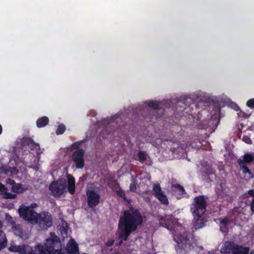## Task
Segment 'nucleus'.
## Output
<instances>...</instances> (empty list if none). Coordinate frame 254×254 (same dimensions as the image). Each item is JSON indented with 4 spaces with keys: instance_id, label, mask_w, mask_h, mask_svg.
Masks as SVG:
<instances>
[{
    "instance_id": "f257e3e1",
    "label": "nucleus",
    "mask_w": 254,
    "mask_h": 254,
    "mask_svg": "<svg viewBox=\"0 0 254 254\" xmlns=\"http://www.w3.org/2000/svg\"><path fill=\"white\" fill-rule=\"evenodd\" d=\"M143 221L142 216L139 210L132 205L129 206L128 209L125 210L119 218L118 228L120 229L119 239L120 241L116 243L115 246L122 245L123 241H127L130 234L135 231L138 226L142 225Z\"/></svg>"
},
{
    "instance_id": "f03ea898",
    "label": "nucleus",
    "mask_w": 254,
    "mask_h": 254,
    "mask_svg": "<svg viewBox=\"0 0 254 254\" xmlns=\"http://www.w3.org/2000/svg\"><path fill=\"white\" fill-rule=\"evenodd\" d=\"M50 236L45 243V254H79L78 245L74 239H71L63 249L59 237L53 232L50 233Z\"/></svg>"
},
{
    "instance_id": "7ed1b4c3",
    "label": "nucleus",
    "mask_w": 254,
    "mask_h": 254,
    "mask_svg": "<svg viewBox=\"0 0 254 254\" xmlns=\"http://www.w3.org/2000/svg\"><path fill=\"white\" fill-rule=\"evenodd\" d=\"M193 234L184 231L182 234H174V240L177 243L175 249L179 254H186L191 249Z\"/></svg>"
},
{
    "instance_id": "20e7f679",
    "label": "nucleus",
    "mask_w": 254,
    "mask_h": 254,
    "mask_svg": "<svg viewBox=\"0 0 254 254\" xmlns=\"http://www.w3.org/2000/svg\"><path fill=\"white\" fill-rule=\"evenodd\" d=\"M208 198V196L204 195H199L194 197L190 206L193 217H203L206 210Z\"/></svg>"
},
{
    "instance_id": "39448f33",
    "label": "nucleus",
    "mask_w": 254,
    "mask_h": 254,
    "mask_svg": "<svg viewBox=\"0 0 254 254\" xmlns=\"http://www.w3.org/2000/svg\"><path fill=\"white\" fill-rule=\"evenodd\" d=\"M36 222L33 224H37L38 227L41 230H47L53 225V219L52 215L47 211H43L38 213Z\"/></svg>"
},
{
    "instance_id": "423d86ee",
    "label": "nucleus",
    "mask_w": 254,
    "mask_h": 254,
    "mask_svg": "<svg viewBox=\"0 0 254 254\" xmlns=\"http://www.w3.org/2000/svg\"><path fill=\"white\" fill-rule=\"evenodd\" d=\"M19 216L24 220L30 222L33 224L34 222H36L38 213L36 212L32 208L29 206H26L21 204L18 209Z\"/></svg>"
},
{
    "instance_id": "0eeeda50",
    "label": "nucleus",
    "mask_w": 254,
    "mask_h": 254,
    "mask_svg": "<svg viewBox=\"0 0 254 254\" xmlns=\"http://www.w3.org/2000/svg\"><path fill=\"white\" fill-rule=\"evenodd\" d=\"M66 181L65 180L53 182L50 185L49 189L55 197H60L66 191Z\"/></svg>"
},
{
    "instance_id": "6e6552de",
    "label": "nucleus",
    "mask_w": 254,
    "mask_h": 254,
    "mask_svg": "<svg viewBox=\"0 0 254 254\" xmlns=\"http://www.w3.org/2000/svg\"><path fill=\"white\" fill-rule=\"evenodd\" d=\"M84 153L83 149H78L72 154V159L78 169H82L84 166Z\"/></svg>"
},
{
    "instance_id": "1a4fd4ad",
    "label": "nucleus",
    "mask_w": 254,
    "mask_h": 254,
    "mask_svg": "<svg viewBox=\"0 0 254 254\" xmlns=\"http://www.w3.org/2000/svg\"><path fill=\"white\" fill-rule=\"evenodd\" d=\"M87 197V204L91 208L96 206L100 202V195L93 190H86Z\"/></svg>"
},
{
    "instance_id": "9d476101",
    "label": "nucleus",
    "mask_w": 254,
    "mask_h": 254,
    "mask_svg": "<svg viewBox=\"0 0 254 254\" xmlns=\"http://www.w3.org/2000/svg\"><path fill=\"white\" fill-rule=\"evenodd\" d=\"M193 104V100L189 96L181 97L177 100L175 105L176 110L178 112H182Z\"/></svg>"
},
{
    "instance_id": "9b49d317",
    "label": "nucleus",
    "mask_w": 254,
    "mask_h": 254,
    "mask_svg": "<svg viewBox=\"0 0 254 254\" xmlns=\"http://www.w3.org/2000/svg\"><path fill=\"white\" fill-rule=\"evenodd\" d=\"M153 194L161 202V203L168 205L169 201L167 196L161 190L160 186L158 184H154L153 188Z\"/></svg>"
},
{
    "instance_id": "f8f14e48",
    "label": "nucleus",
    "mask_w": 254,
    "mask_h": 254,
    "mask_svg": "<svg viewBox=\"0 0 254 254\" xmlns=\"http://www.w3.org/2000/svg\"><path fill=\"white\" fill-rule=\"evenodd\" d=\"M22 146H28L31 150L36 149L37 150V155L42 153L41 151L40 145L38 143H35L30 137H23L21 140Z\"/></svg>"
},
{
    "instance_id": "ddd939ff",
    "label": "nucleus",
    "mask_w": 254,
    "mask_h": 254,
    "mask_svg": "<svg viewBox=\"0 0 254 254\" xmlns=\"http://www.w3.org/2000/svg\"><path fill=\"white\" fill-rule=\"evenodd\" d=\"M67 190L71 194L75 193V180L74 177L70 174L67 175Z\"/></svg>"
},
{
    "instance_id": "4468645a",
    "label": "nucleus",
    "mask_w": 254,
    "mask_h": 254,
    "mask_svg": "<svg viewBox=\"0 0 254 254\" xmlns=\"http://www.w3.org/2000/svg\"><path fill=\"white\" fill-rule=\"evenodd\" d=\"M172 190L173 193L177 192L176 197L178 199H181L182 196L186 193L184 187L179 184L172 185Z\"/></svg>"
},
{
    "instance_id": "2eb2a0df",
    "label": "nucleus",
    "mask_w": 254,
    "mask_h": 254,
    "mask_svg": "<svg viewBox=\"0 0 254 254\" xmlns=\"http://www.w3.org/2000/svg\"><path fill=\"white\" fill-rule=\"evenodd\" d=\"M254 161V152L246 153L243 156V159H239L238 163L241 164H250Z\"/></svg>"
},
{
    "instance_id": "dca6fc26",
    "label": "nucleus",
    "mask_w": 254,
    "mask_h": 254,
    "mask_svg": "<svg viewBox=\"0 0 254 254\" xmlns=\"http://www.w3.org/2000/svg\"><path fill=\"white\" fill-rule=\"evenodd\" d=\"M165 142H166L167 148L173 154H176L180 143L178 141H172L168 140H166Z\"/></svg>"
},
{
    "instance_id": "f3484780",
    "label": "nucleus",
    "mask_w": 254,
    "mask_h": 254,
    "mask_svg": "<svg viewBox=\"0 0 254 254\" xmlns=\"http://www.w3.org/2000/svg\"><path fill=\"white\" fill-rule=\"evenodd\" d=\"M49 122V118L46 116H43L37 120L36 125L38 127L41 128L46 127Z\"/></svg>"
},
{
    "instance_id": "a211bd4d",
    "label": "nucleus",
    "mask_w": 254,
    "mask_h": 254,
    "mask_svg": "<svg viewBox=\"0 0 254 254\" xmlns=\"http://www.w3.org/2000/svg\"><path fill=\"white\" fill-rule=\"evenodd\" d=\"M194 219L195 220L193 222V226L195 229L197 230L202 228L204 226L205 223L202 217L199 218H198L197 217H194Z\"/></svg>"
},
{
    "instance_id": "6ab92c4d",
    "label": "nucleus",
    "mask_w": 254,
    "mask_h": 254,
    "mask_svg": "<svg viewBox=\"0 0 254 254\" xmlns=\"http://www.w3.org/2000/svg\"><path fill=\"white\" fill-rule=\"evenodd\" d=\"M233 254H249L250 251L249 247H243L240 245H236Z\"/></svg>"
},
{
    "instance_id": "aec40b11",
    "label": "nucleus",
    "mask_w": 254,
    "mask_h": 254,
    "mask_svg": "<svg viewBox=\"0 0 254 254\" xmlns=\"http://www.w3.org/2000/svg\"><path fill=\"white\" fill-rule=\"evenodd\" d=\"M188 148L187 143H180L176 154H178L181 156H184L187 154V148Z\"/></svg>"
},
{
    "instance_id": "412c9836",
    "label": "nucleus",
    "mask_w": 254,
    "mask_h": 254,
    "mask_svg": "<svg viewBox=\"0 0 254 254\" xmlns=\"http://www.w3.org/2000/svg\"><path fill=\"white\" fill-rule=\"evenodd\" d=\"M7 241L5 233L0 230V251L5 248L7 246Z\"/></svg>"
},
{
    "instance_id": "4be33fe9",
    "label": "nucleus",
    "mask_w": 254,
    "mask_h": 254,
    "mask_svg": "<svg viewBox=\"0 0 254 254\" xmlns=\"http://www.w3.org/2000/svg\"><path fill=\"white\" fill-rule=\"evenodd\" d=\"M159 223L161 225L165 228L169 229L172 222L171 220L168 218L166 216L161 217L159 219Z\"/></svg>"
},
{
    "instance_id": "5701e85b",
    "label": "nucleus",
    "mask_w": 254,
    "mask_h": 254,
    "mask_svg": "<svg viewBox=\"0 0 254 254\" xmlns=\"http://www.w3.org/2000/svg\"><path fill=\"white\" fill-rule=\"evenodd\" d=\"M241 169L242 170V172L244 174H248L249 175L250 178L252 179L254 178V175L251 172L250 170L248 168V167L246 165V164H241V163H238Z\"/></svg>"
},
{
    "instance_id": "b1692460",
    "label": "nucleus",
    "mask_w": 254,
    "mask_h": 254,
    "mask_svg": "<svg viewBox=\"0 0 254 254\" xmlns=\"http://www.w3.org/2000/svg\"><path fill=\"white\" fill-rule=\"evenodd\" d=\"M12 230L16 235L20 237H23V231L22 226L20 225L17 224L15 225L14 226H13Z\"/></svg>"
},
{
    "instance_id": "393cba45",
    "label": "nucleus",
    "mask_w": 254,
    "mask_h": 254,
    "mask_svg": "<svg viewBox=\"0 0 254 254\" xmlns=\"http://www.w3.org/2000/svg\"><path fill=\"white\" fill-rule=\"evenodd\" d=\"M115 192H116L118 197L123 198L125 201L127 202L128 203L130 202V200L127 199L125 191L123 190L121 187L115 191Z\"/></svg>"
},
{
    "instance_id": "a878e982",
    "label": "nucleus",
    "mask_w": 254,
    "mask_h": 254,
    "mask_svg": "<svg viewBox=\"0 0 254 254\" xmlns=\"http://www.w3.org/2000/svg\"><path fill=\"white\" fill-rule=\"evenodd\" d=\"M108 186L114 191L120 188V185L118 183L117 181L115 180H111L109 181L108 182Z\"/></svg>"
},
{
    "instance_id": "bb28decb",
    "label": "nucleus",
    "mask_w": 254,
    "mask_h": 254,
    "mask_svg": "<svg viewBox=\"0 0 254 254\" xmlns=\"http://www.w3.org/2000/svg\"><path fill=\"white\" fill-rule=\"evenodd\" d=\"M146 105L150 108L153 109H160V104L157 101H148L146 102Z\"/></svg>"
},
{
    "instance_id": "cd10ccee",
    "label": "nucleus",
    "mask_w": 254,
    "mask_h": 254,
    "mask_svg": "<svg viewBox=\"0 0 254 254\" xmlns=\"http://www.w3.org/2000/svg\"><path fill=\"white\" fill-rule=\"evenodd\" d=\"M147 159V154L145 151H139L138 153V160L141 163H144Z\"/></svg>"
},
{
    "instance_id": "c85d7f7f",
    "label": "nucleus",
    "mask_w": 254,
    "mask_h": 254,
    "mask_svg": "<svg viewBox=\"0 0 254 254\" xmlns=\"http://www.w3.org/2000/svg\"><path fill=\"white\" fill-rule=\"evenodd\" d=\"M204 172L207 176L214 174V169L209 164L205 165Z\"/></svg>"
},
{
    "instance_id": "c756f323",
    "label": "nucleus",
    "mask_w": 254,
    "mask_h": 254,
    "mask_svg": "<svg viewBox=\"0 0 254 254\" xmlns=\"http://www.w3.org/2000/svg\"><path fill=\"white\" fill-rule=\"evenodd\" d=\"M12 191L16 193H20L22 191V185L20 184H15L11 187Z\"/></svg>"
},
{
    "instance_id": "7c9ffc66",
    "label": "nucleus",
    "mask_w": 254,
    "mask_h": 254,
    "mask_svg": "<svg viewBox=\"0 0 254 254\" xmlns=\"http://www.w3.org/2000/svg\"><path fill=\"white\" fill-rule=\"evenodd\" d=\"M236 245L233 242H226L225 243V248H227V250L231 249L232 250V252L234 253L235 251V249L236 248Z\"/></svg>"
},
{
    "instance_id": "2f4dec72",
    "label": "nucleus",
    "mask_w": 254,
    "mask_h": 254,
    "mask_svg": "<svg viewBox=\"0 0 254 254\" xmlns=\"http://www.w3.org/2000/svg\"><path fill=\"white\" fill-rule=\"evenodd\" d=\"M119 119V115H116L112 118L110 119H106L104 120V122L107 125H110L111 124L114 123L115 122V120Z\"/></svg>"
},
{
    "instance_id": "473e14b6",
    "label": "nucleus",
    "mask_w": 254,
    "mask_h": 254,
    "mask_svg": "<svg viewBox=\"0 0 254 254\" xmlns=\"http://www.w3.org/2000/svg\"><path fill=\"white\" fill-rule=\"evenodd\" d=\"M2 193L4 195V198L6 199H14L16 197V195L15 194L8 192L6 191H5Z\"/></svg>"
},
{
    "instance_id": "72a5a7b5",
    "label": "nucleus",
    "mask_w": 254,
    "mask_h": 254,
    "mask_svg": "<svg viewBox=\"0 0 254 254\" xmlns=\"http://www.w3.org/2000/svg\"><path fill=\"white\" fill-rule=\"evenodd\" d=\"M65 130V127L63 125H60L56 130V134L60 135L63 134Z\"/></svg>"
},
{
    "instance_id": "f704fd0d",
    "label": "nucleus",
    "mask_w": 254,
    "mask_h": 254,
    "mask_svg": "<svg viewBox=\"0 0 254 254\" xmlns=\"http://www.w3.org/2000/svg\"><path fill=\"white\" fill-rule=\"evenodd\" d=\"M109 247L105 245L101 247V252L103 254H108L112 250V249H110Z\"/></svg>"
},
{
    "instance_id": "c9c22d12",
    "label": "nucleus",
    "mask_w": 254,
    "mask_h": 254,
    "mask_svg": "<svg viewBox=\"0 0 254 254\" xmlns=\"http://www.w3.org/2000/svg\"><path fill=\"white\" fill-rule=\"evenodd\" d=\"M229 223V221L226 218H223L220 221V224L222 225V227H224L225 228H226Z\"/></svg>"
},
{
    "instance_id": "e433bc0d",
    "label": "nucleus",
    "mask_w": 254,
    "mask_h": 254,
    "mask_svg": "<svg viewBox=\"0 0 254 254\" xmlns=\"http://www.w3.org/2000/svg\"><path fill=\"white\" fill-rule=\"evenodd\" d=\"M246 105L248 107L251 109L254 108V98L249 99L247 102Z\"/></svg>"
},
{
    "instance_id": "4c0bfd02",
    "label": "nucleus",
    "mask_w": 254,
    "mask_h": 254,
    "mask_svg": "<svg viewBox=\"0 0 254 254\" xmlns=\"http://www.w3.org/2000/svg\"><path fill=\"white\" fill-rule=\"evenodd\" d=\"M115 243V240L114 239H109L105 244L104 245L111 247H112Z\"/></svg>"
},
{
    "instance_id": "58836bf2",
    "label": "nucleus",
    "mask_w": 254,
    "mask_h": 254,
    "mask_svg": "<svg viewBox=\"0 0 254 254\" xmlns=\"http://www.w3.org/2000/svg\"><path fill=\"white\" fill-rule=\"evenodd\" d=\"M250 209L252 214H254V197L252 198L250 203Z\"/></svg>"
},
{
    "instance_id": "ea45409f",
    "label": "nucleus",
    "mask_w": 254,
    "mask_h": 254,
    "mask_svg": "<svg viewBox=\"0 0 254 254\" xmlns=\"http://www.w3.org/2000/svg\"><path fill=\"white\" fill-rule=\"evenodd\" d=\"M136 189V184L134 182H133L130 184L129 190L131 191H134Z\"/></svg>"
},
{
    "instance_id": "a19ab883",
    "label": "nucleus",
    "mask_w": 254,
    "mask_h": 254,
    "mask_svg": "<svg viewBox=\"0 0 254 254\" xmlns=\"http://www.w3.org/2000/svg\"><path fill=\"white\" fill-rule=\"evenodd\" d=\"M239 116L240 117H242L244 118H248L249 117H250V115H248L246 113H245V112H242V111H241L239 113Z\"/></svg>"
},
{
    "instance_id": "79ce46f5",
    "label": "nucleus",
    "mask_w": 254,
    "mask_h": 254,
    "mask_svg": "<svg viewBox=\"0 0 254 254\" xmlns=\"http://www.w3.org/2000/svg\"><path fill=\"white\" fill-rule=\"evenodd\" d=\"M243 140L247 143H250L251 142L250 138L247 135L243 136Z\"/></svg>"
},
{
    "instance_id": "37998d69",
    "label": "nucleus",
    "mask_w": 254,
    "mask_h": 254,
    "mask_svg": "<svg viewBox=\"0 0 254 254\" xmlns=\"http://www.w3.org/2000/svg\"><path fill=\"white\" fill-rule=\"evenodd\" d=\"M7 190V189L6 187H5L4 185L0 182V191L3 192L5 191H6Z\"/></svg>"
},
{
    "instance_id": "c03bdc74",
    "label": "nucleus",
    "mask_w": 254,
    "mask_h": 254,
    "mask_svg": "<svg viewBox=\"0 0 254 254\" xmlns=\"http://www.w3.org/2000/svg\"><path fill=\"white\" fill-rule=\"evenodd\" d=\"M67 228V223L65 222V226H64V224H63V226L61 227V229L62 231H64L65 232H66Z\"/></svg>"
},
{
    "instance_id": "a18cd8bd",
    "label": "nucleus",
    "mask_w": 254,
    "mask_h": 254,
    "mask_svg": "<svg viewBox=\"0 0 254 254\" xmlns=\"http://www.w3.org/2000/svg\"><path fill=\"white\" fill-rule=\"evenodd\" d=\"M224 253L226 254H233V253L232 252V250H231V249L227 250L226 248H225Z\"/></svg>"
},
{
    "instance_id": "49530a36",
    "label": "nucleus",
    "mask_w": 254,
    "mask_h": 254,
    "mask_svg": "<svg viewBox=\"0 0 254 254\" xmlns=\"http://www.w3.org/2000/svg\"><path fill=\"white\" fill-rule=\"evenodd\" d=\"M248 194L250 195L251 196L254 197V190H250L248 191Z\"/></svg>"
},
{
    "instance_id": "de8ad7c7",
    "label": "nucleus",
    "mask_w": 254,
    "mask_h": 254,
    "mask_svg": "<svg viewBox=\"0 0 254 254\" xmlns=\"http://www.w3.org/2000/svg\"><path fill=\"white\" fill-rule=\"evenodd\" d=\"M9 183L11 184V185H14L15 184V183L14 182V180H12V179H9Z\"/></svg>"
},
{
    "instance_id": "09e8293b",
    "label": "nucleus",
    "mask_w": 254,
    "mask_h": 254,
    "mask_svg": "<svg viewBox=\"0 0 254 254\" xmlns=\"http://www.w3.org/2000/svg\"><path fill=\"white\" fill-rule=\"evenodd\" d=\"M36 206H37V204L34 203H32L29 207H30L31 208H32V209H33V208Z\"/></svg>"
},
{
    "instance_id": "8fccbe9b",
    "label": "nucleus",
    "mask_w": 254,
    "mask_h": 254,
    "mask_svg": "<svg viewBox=\"0 0 254 254\" xmlns=\"http://www.w3.org/2000/svg\"><path fill=\"white\" fill-rule=\"evenodd\" d=\"M219 122H220V119H219L216 122V123L215 124V128H216L218 126V125H219Z\"/></svg>"
},
{
    "instance_id": "3c124183",
    "label": "nucleus",
    "mask_w": 254,
    "mask_h": 254,
    "mask_svg": "<svg viewBox=\"0 0 254 254\" xmlns=\"http://www.w3.org/2000/svg\"><path fill=\"white\" fill-rule=\"evenodd\" d=\"M111 254H121L118 251H114Z\"/></svg>"
},
{
    "instance_id": "603ef678",
    "label": "nucleus",
    "mask_w": 254,
    "mask_h": 254,
    "mask_svg": "<svg viewBox=\"0 0 254 254\" xmlns=\"http://www.w3.org/2000/svg\"><path fill=\"white\" fill-rule=\"evenodd\" d=\"M2 131V128L1 126L0 125V134L1 133Z\"/></svg>"
},
{
    "instance_id": "864d4df0",
    "label": "nucleus",
    "mask_w": 254,
    "mask_h": 254,
    "mask_svg": "<svg viewBox=\"0 0 254 254\" xmlns=\"http://www.w3.org/2000/svg\"><path fill=\"white\" fill-rule=\"evenodd\" d=\"M249 254H254V250L251 251Z\"/></svg>"
},
{
    "instance_id": "5fc2aeb1",
    "label": "nucleus",
    "mask_w": 254,
    "mask_h": 254,
    "mask_svg": "<svg viewBox=\"0 0 254 254\" xmlns=\"http://www.w3.org/2000/svg\"><path fill=\"white\" fill-rule=\"evenodd\" d=\"M2 227V223L0 221V228H1Z\"/></svg>"
},
{
    "instance_id": "6e6d98bb",
    "label": "nucleus",
    "mask_w": 254,
    "mask_h": 254,
    "mask_svg": "<svg viewBox=\"0 0 254 254\" xmlns=\"http://www.w3.org/2000/svg\"><path fill=\"white\" fill-rule=\"evenodd\" d=\"M207 180H208V182H212L211 180H210V178H209V177L208 176L207 177Z\"/></svg>"
}]
</instances>
